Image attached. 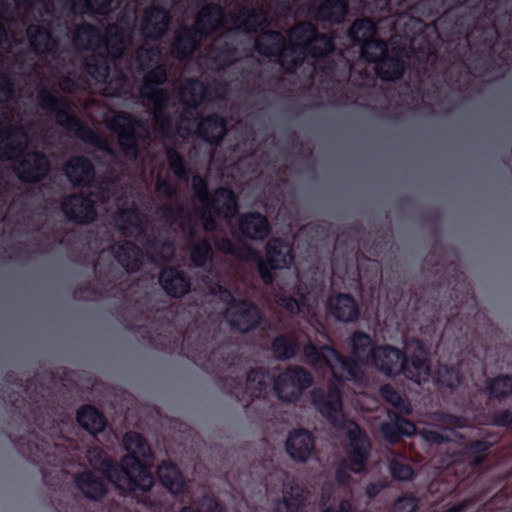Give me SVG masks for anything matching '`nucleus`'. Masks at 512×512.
<instances>
[{
    "label": "nucleus",
    "instance_id": "59",
    "mask_svg": "<svg viewBox=\"0 0 512 512\" xmlns=\"http://www.w3.org/2000/svg\"><path fill=\"white\" fill-rule=\"evenodd\" d=\"M331 494H340L338 488H334L331 484H327L322 488V498L327 500L330 499Z\"/></svg>",
    "mask_w": 512,
    "mask_h": 512
},
{
    "label": "nucleus",
    "instance_id": "41",
    "mask_svg": "<svg viewBox=\"0 0 512 512\" xmlns=\"http://www.w3.org/2000/svg\"><path fill=\"white\" fill-rule=\"evenodd\" d=\"M74 13H105L111 0H69Z\"/></svg>",
    "mask_w": 512,
    "mask_h": 512
},
{
    "label": "nucleus",
    "instance_id": "40",
    "mask_svg": "<svg viewBox=\"0 0 512 512\" xmlns=\"http://www.w3.org/2000/svg\"><path fill=\"white\" fill-rule=\"evenodd\" d=\"M350 37L362 45L372 41L375 34V25L369 19H361L353 23L349 31Z\"/></svg>",
    "mask_w": 512,
    "mask_h": 512
},
{
    "label": "nucleus",
    "instance_id": "26",
    "mask_svg": "<svg viewBox=\"0 0 512 512\" xmlns=\"http://www.w3.org/2000/svg\"><path fill=\"white\" fill-rule=\"evenodd\" d=\"M122 200H119L121 202ZM120 203L117 204L118 211L114 217V221L119 230L123 234L129 236L138 235L141 229V217L135 208L121 209Z\"/></svg>",
    "mask_w": 512,
    "mask_h": 512
},
{
    "label": "nucleus",
    "instance_id": "32",
    "mask_svg": "<svg viewBox=\"0 0 512 512\" xmlns=\"http://www.w3.org/2000/svg\"><path fill=\"white\" fill-rule=\"evenodd\" d=\"M87 458L92 467L101 470V472L115 485L117 478H123L120 468H116L111 460H103L102 452L97 449H91L87 452Z\"/></svg>",
    "mask_w": 512,
    "mask_h": 512
},
{
    "label": "nucleus",
    "instance_id": "60",
    "mask_svg": "<svg viewBox=\"0 0 512 512\" xmlns=\"http://www.w3.org/2000/svg\"><path fill=\"white\" fill-rule=\"evenodd\" d=\"M383 487L384 486L381 484H370L366 489V493H367L368 497H374L380 492V490Z\"/></svg>",
    "mask_w": 512,
    "mask_h": 512
},
{
    "label": "nucleus",
    "instance_id": "25",
    "mask_svg": "<svg viewBox=\"0 0 512 512\" xmlns=\"http://www.w3.org/2000/svg\"><path fill=\"white\" fill-rule=\"evenodd\" d=\"M112 252L126 271L133 272L139 268L142 254L131 242L118 243L113 246Z\"/></svg>",
    "mask_w": 512,
    "mask_h": 512
},
{
    "label": "nucleus",
    "instance_id": "38",
    "mask_svg": "<svg viewBox=\"0 0 512 512\" xmlns=\"http://www.w3.org/2000/svg\"><path fill=\"white\" fill-rule=\"evenodd\" d=\"M27 35L31 46L37 52L50 51L54 46L49 33L39 26H29Z\"/></svg>",
    "mask_w": 512,
    "mask_h": 512
},
{
    "label": "nucleus",
    "instance_id": "42",
    "mask_svg": "<svg viewBox=\"0 0 512 512\" xmlns=\"http://www.w3.org/2000/svg\"><path fill=\"white\" fill-rule=\"evenodd\" d=\"M298 344L293 338L278 337L272 343L274 356L278 359H290L294 357Z\"/></svg>",
    "mask_w": 512,
    "mask_h": 512
},
{
    "label": "nucleus",
    "instance_id": "56",
    "mask_svg": "<svg viewBox=\"0 0 512 512\" xmlns=\"http://www.w3.org/2000/svg\"><path fill=\"white\" fill-rule=\"evenodd\" d=\"M421 435L425 441L431 443H441L447 438V436H443L442 434L432 430H424Z\"/></svg>",
    "mask_w": 512,
    "mask_h": 512
},
{
    "label": "nucleus",
    "instance_id": "15",
    "mask_svg": "<svg viewBox=\"0 0 512 512\" xmlns=\"http://www.w3.org/2000/svg\"><path fill=\"white\" fill-rule=\"evenodd\" d=\"M307 495V491L301 486L290 481L283 483L282 495L275 504V511L302 512Z\"/></svg>",
    "mask_w": 512,
    "mask_h": 512
},
{
    "label": "nucleus",
    "instance_id": "61",
    "mask_svg": "<svg viewBox=\"0 0 512 512\" xmlns=\"http://www.w3.org/2000/svg\"><path fill=\"white\" fill-rule=\"evenodd\" d=\"M202 222L205 230H213L215 227L214 220L210 214L208 216L203 215Z\"/></svg>",
    "mask_w": 512,
    "mask_h": 512
},
{
    "label": "nucleus",
    "instance_id": "14",
    "mask_svg": "<svg viewBox=\"0 0 512 512\" xmlns=\"http://www.w3.org/2000/svg\"><path fill=\"white\" fill-rule=\"evenodd\" d=\"M370 365L387 376H396L403 370V352L390 345L378 346Z\"/></svg>",
    "mask_w": 512,
    "mask_h": 512
},
{
    "label": "nucleus",
    "instance_id": "34",
    "mask_svg": "<svg viewBox=\"0 0 512 512\" xmlns=\"http://www.w3.org/2000/svg\"><path fill=\"white\" fill-rule=\"evenodd\" d=\"M200 136L207 142H218L226 132L225 123L218 117H209L198 126Z\"/></svg>",
    "mask_w": 512,
    "mask_h": 512
},
{
    "label": "nucleus",
    "instance_id": "18",
    "mask_svg": "<svg viewBox=\"0 0 512 512\" xmlns=\"http://www.w3.org/2000/svg\"><path fill=\"white\" fill-rule=\"evenodd\" d=\"M27 135L21 127H9L0 132V158L14 159L18 150L26 146Z\"/></svg>",
    "mask_w": 512,
    "mask_h": 512
},
{
    "label": "nucleus",
    "instance_id": "45",
    "mask_svg": "<svg viewBox=\"0 0 512 512\" xmlns=\"http://www.w3.org/2000/svg\"><path fill=\"white\" fill-rule=\"evenodd\" d=\"M387 51L384 42L372 40L362 45L361 53L369 62H379Z\"/></svg>",
    "mask_w": 512,
    "mask_h": 512
},
{
    "label": "nucleus",
    "instance_id": "11",
    "mask_svg": "<svg viewBox=\"0 0 512 512\" xmlns=\"http://www.w3.org/2000/svg\"><path fill=\"white\" fill-rule=\"evenodd\" d=\"M192 186L197 197L206 208H213L215 212L223 218H229L235 215L237 202L231 190L220 189L215 192L212 199H209L206 193V184L203 179L198 176L193 177Z\"/></svg>",
    "mask_w": 512,
    "mask_h": 512
},
{
    "label": "nucleus",
    "instance_id": "57",
    "mask_svg": "<svg viewBox=\"0 0 512 512\" xmlns=\"http://www.w3.org/2000/svg\"><path fill=\"white\" fill-rule=\"evenodd\" d=\"M493 423L499 426H506L512 424V412L506 411L504 413L495 415Z\"/></svg>",
    "mask_w": 512,
    "mask_h": 512
},
{
    "label": "nucleus",
    "instance_id": "20",
    "mask_svg": "<svg viewBox=\"0 0 512 512\" xmlns=\"http://www.w3.org/2000/svg\"><path fill=\"white\" fill-rule=\"evenodd\" d=\"M329 311L339 321L353 322L359 316L356 301L347 294H338L329 299Z\"/></svg>",
    "mask_w": 512,
    "mask_h": 512
},
{
    "label": "nucleus",
    "instance_id": "3",
    "mask_svg": "<svg viewBox=\"0 0 512 512\" xmlns=\"http://www.w3.org/2000/svg\"><path fill=\"white\" fill-rule=\"evenodd\" d=\"M377 347L369 335L355 332L349 341L351 360H347L329 346H322L318 349L312 344L304 347V359L315 369L328 367L335 380L361 382L364 373L359 365L369 366Z\"/></svg>",
    "mask_w": 512,
    "mask_h": 512
},
{
    "label": "nucleus",
    "instance_id": "24",
    "mask_svg": "<svg viewBox=\"0 0 512 512\" xmlns=\"http://www.w3.org/2000/svg\"><path fill=\"white\" fill-rule=\"evenodd\" d=\"M240 231L248 238L261 240L268 235L269 225L267 219L258 214L245 215L239 223Z\"/></svg>",
    "mask_w": 512,
    "mask_h": 512
},
{
    "label": "nucleus",
    "instance_id": "5",
    "mask_svg": "<svg viewBox=\"0 0 512 512\" xmlns=\"http://www.w3.org/2000/svg\"><path fill=\"white\" fill-rule=\"evenodd\" d=\"M123 446L129 453L122 458L120 473L123 478H117L115 487L126 493L135 492L137 489L148 491L153 486V477L140 463L142 459L145 465L150 463V449L141 435L135 432L127 433L123 438Z\"/></svg>",
    "mask_w": 512,
    "mask_h": 512
},
{
    "label": "nucleus",
    "instance_id": "51",
    "mask_svg": "<svg viewBox=\"0 0 512 512\" xmlns=\"http://www.w3.org/2000/svg\"><path fill=\"white\" fill-rule=\"evenodd\" d=\"M389 468L392 476L397 480L406 481L413 477V470L408 465L396 460L391 461Z\"/></svg>",
    "mask_w": 512,
    "mask_h": 512
},
{
    "label": "nucleus",
    "instance_id": "50",
    "mask_svg": "<svg viewBox=\"0 0 512 512\" xmlns=\"http://www.w3.org/2000/svg\"><path fill=\"white\" fill-rule=\"evenodd\" d=\"M160 59V54L154 49L141 48L137 52V60L140 63L141 69L144 70L153 64H157Z\"/></svg>",
    "mask_w": 512,
    "mask_h": 512
},
{
    "label": "nucleus",
    "instance_id": "17",
    "mask_svg": "<svg viewBox=\"0 0 512 512\" xmlns=\"http://www.w3.org/2000/svg\"><path fill=\"white\" fill-rule=\"evenodd\" d=\"M313 449V437L305 430H296L287 438L286 450L295 461L305 462L311 456Z\"/></svg>",
    "mask_w": 512,
    "mask_h": 512
},
{
    "label": "nucleus",
    "instance_id": "4",
    "mask_svg": "<svg viewBox=\"0 0 512 512\" xmlns=\"http://www.w3.org/2000/svg\"><path fill=\"white\" fill-rule=\"evenodd\" d=\"M264 22H266V16L263 13H250L241 10L235 17L223 19L221 9L218 6H207L199 12L193 30L177 34L172 53L179 59L189 55L194 51L202 34H208L219 26H223L227 30L256 32Z\"/></svg>",
    "mask_w": 512,
    "mask_h": 512
},
{
    "label": "nucleus",
    "instance_id": "37",
    "mask_svg": "<svg viewBox=\"0 0 512 512\" xmlns=\"http://www.w3.org/2000/svg\"><path fill=\"white\" fill-rule=\"evenodd\" d=\"M276 302L285 308L289 313L295 314L304 312V308L313 309L316 307L318 302L317 294L309 293L308 296H302L301 303H298L295 299L285 296H277Z\"/></svg>",
    "mask_w": 512,
    "mask_h": 512
},
{
    "label": "nucleus",
    "instance_id": "46",
    "mask_svg": "<svg viewBox=\"0 0 512 512\" xmlns=\"http://www.w3.org/2000/svg\"><path fill=\"white\" fill-rule=\"evenodd\" d=\"M437 382L441 386L455 388L459 386L461 378L459 372L454 368L440 367L437 371Z\"/></svg>",
    "mask_w": 512,
    "mask_h": 512
},
{
    "label": "nucleus",
    "instance_id": "49",
    "mask_svg": "<svg viewBox=\"0 0 512 512\" xmlns=\"http://www.w3.org/2000/svg\"><path fill=\"white\" fill-rule=\"evenodd\" d=\"M211 257V248L207 241L194 244L191 249V260L196 266H204Z\"/></svg>",
    "mask_w": 512,
    "mask_h": 512
},
{
    "label": "nucleus",
    "instance_id": "7",
    "mask_svg": "<svg viewBox=\"0 0 512 512\" xmlns=\"http://www.w3.org/2000/svg\"><path fill=\"white\" fill-rule=\"evenodd\" d=\"M210 293L219 294V298L227 304L225 318L229 325L241 332L253 329L260 321V314L256 306L246 301L236 302L231 294L220 285L209 286Z\"/></svg>",
    "mask_w": 512,
    "mask_h": 512
},
{
    "label": "nucleus",
    "instance_id": "54",
    "mask_svg": "<svg viewBox=\"0 0 512 512\" xmlns=\"http://www.w3.org/2000/svg\"><path fill=\"white\" fill-rule=\"evenodd\" d=\"M417 501L413 497L400 498L394 505V512H414Z\"/></svg>",
    "mask_w": 512,
    "mask_h": 512
},
{
    "label": "nucleus",
    "instance_id": "47",
    "mask_svg": "<svg viewBox=\"0 0 512 512\" xmlns=\"http://www.w3.org/2000/svg\"><path fill=\"white\" fill-rule=\"evenodd\" d=\"M180 512H224V510L216 499L204 497L196 505L183 507Z\"/></svg>",
    "mask_w": 512,
    "mask_h": 512
},
{
    "label": "nucleus",
    "instance_id": "52",
    "mask_svg": "<svg viewBox=\"0 0 512 512\" xmlns=\"http://www.w3.org/2000/svg\"><path fill=\"white\" fill-rule=\"evenodd\" d=\"M167 158L171 169L179 178L185 177V168L182 158L173 150L167 151Z\"/></svg>",
    "mask_w": 512,
    "mask_h": 512
},
{
    "label": "nucleus",
    "instance_id": "6",
    "mask_svg": "<svg viewBox=\"0 0 512 512\" xmlns=\"http://www.w3.org/2000/svg\"><path fill=\"white\" fill-rule=\"evenodd\" d=\"M217 248L240 259H252L258 261V269L264 282L270 283L272 277L268 267L274 270L288 268L293 263L292 248L278 239H272L266 247V262L259 259L258 253L248 247L235 248L228 239H221L216 242Z\"/></svg>",
    "mask_w": 512,
    "mask_h": 512
},
{
    "label": "nucleus",
    "instance_id": "62",
    "mask_svg": "<svg viewBox=\"0 0 512 512\" xmlns=\"http://www.w3.org/2000/svg\"><path fill=\"white\" fill-rule=\"evenodd\" d=\"M60 87L61 89L63 90H67V91H72L73 88H74V83L71 82L69 79H63L61 82H60Z\"/></svg>",
    "mask_w": 512,
    "mask_h": 512
},
{
    "label": "nucleus",
    "instance_id": "8",
    "mask_svg": "<svg viewBox=\"0 0 512 512\" xmlns=\"http://www.w3.org/2000/svg\"><path fill=\"white\" fill-rule=\"evenodd\" d=\"M312 384L310 373L301 367L287 369L279 374L274 383L278 397L287 402L297 400L305 389Z\"/></svg>",
    "mask_w": 512,
    "mask_h": 512
},
{
    "label": "nucleus",
    "instance_id": "44",
    "mask_svg": "<svg viewBox=\"0 0 512 512\" xmlns=\"http://www.w3.org/2000/svg\"><path fill=\"white\" fill-rule=\"evenodd\" d=\"M267 387V375L262 370L251 371L247 376L246 392L251 397H259Z\"/></svg>",
    "mask_w": 512,
    "mask_h": 512
},
{
    "label": "nucleus",
    "instance_id": "39",
    "mask_svg": "<svg viewBox=\"0 0 512 512\" xmlns=\"http://www.w3.org/2000/svg\"><path fill=\"white\" fill-rule=\"evenodd\" d=\"M404 71V64L399 59H385L379 61L376 67L377 75L384 81L398 79Z\"/></svg>",
    "mask_w": 512,
    "mask_h": 512
},
{
    "label": "nucleus",
    "instance_id": "23",
    "mask_svg": "<svg viewBox=\"0 0 512 512\" xmlns=\"http://www.w3.org/2000/svg\"><path fill=\"white\" fill-rule=\"evenodd\" d=\"M389 422L381 426L384 438L389 442L397 441L401 436H410L415 433L416 428L411 422L400 418L394 413H389Z\"/></svg>",
    "mask_w": 512,
    "mask_h": 512
},
{
    "label": "nucleus",
    "instance_id": "31",
    "mask_svg": "<svg viewBox=\"0 0 512 512\" xmlns=\"http://www.w3.org/2000/svg\"><path fill=\"white\" fill-rule=\"evenodd\" d=\"M127 37L128 33L116 25L107 28L105 47L112 58H118L122 55Z\"/></svg>",
    "mask_w": 512,
    "mask_h": 512
},
{
    "label": "nucleus",
    "instance_id": "43",
    "mask_svg": "<svg viewBox=\"0 0 512 512\" xmlns=\"http://www.w3.org/2000/svg\"><path fill=\"white\" fill-rule=\"evenodd\" d=\"M487 390L489 396L502 399L512 393V376L497 377L488 382Z\"/></svg>",
    "mask_w": 512,
    "mask_h": 512
},
{
    "label": "nucleus",
    "instance_id": "16",
    "mask_svg": "<svg viewBox=\"0 0 512 512\" xmlns=\"http://www.w3.org/2000/svg\"><path fill=\"white\" fill-rule=\"evenodd\" d=\"M47 159L39 154H26L21 161L15 164L14 169L23 181L33 182L41 179L48 171Z\"/></svg>",
    "mask_w": 512,
    "mask_h": 512
},
{
    "label": "nucleus",
    "instance_id": "53",
    "mask_svg": "<svg viewBox=\"0 0 512 512\" xmlns=\"http://www.w3.org/2000/svg\"><path fill=\"white\" fill-rule=\"evenodd\" d=\"M381 396L391 403L394 407L400 408L402 404L401 397L389 385H384L380 389Z\"/></svg>",
    "mask_w": 512,
    "mask_h": 512
},
{
    "label": "nucleus",
    "instance_id": "28",
    "mask_svg": "<svg viewBox=\"0 0 512 512\" xmlns=\"http://www.w3.org/2000/svg\"><path fill=\"white\" fill-rule=\"evenodd\" d=\"M65 174L72 183L86 185L93 178V167L84 158H74L67 163Z\"/></svg>",
    "mask_w": 512,
    "mask_h": 512
},
{
    "label": "nucleus",
    "instance_id": "2",
    "mask_svg": "<svg viewBox=\"0 0 512 512\" xmlns=\"http://www.w3.org/2000/svg\"><path fill=\"white\" fill-rule=\"evenodd\" d=\"M313 403L319 412L334 426L347 428L349 438V456L343 460L336 470V479L339 485H347L350 482L349 472L360 473L368 461L370 442L363 436L359 427L354 422L344 419L342 413V401L338 389H332L325 394L321 390L312 392Z\"/></svg>",
    "mask_w": 512,
    "mask_h": 512
},
{
    "label": "nucleus",
    "instance_id": "36",
    "mask_svg": "<svg viewBox=\"0 0 512 512\" xmlns=\"http://www.w3.org/2000/svg\"><path fill=\"white\" fill-rule=\"evenodd\" d=\"M76 44L85 49L98 48L102 42L99 31L89 24L78 27L75 34Z\"/></svg>",
    "mask_w": 512,
    "mask_h": 512
},
{
    "label": "nucleus",
    "instance_id": "10",
    "mask_svg": "<svg viewBox=\"0 0 512 512\" xmlns=\"http://www.w3.org/2000/svg\"><path fill=\"white\" fill-rule=\"evenodd\" d=\"M104 121L107 127L117 134L119 144L126 151V155L135 158L138 145L136 134L140 135L139 131L144 130L143 125L114 112L107 113Z\"/></svg>",
    "mask_w": 512,
    "mask_h": 512
},
{
    "label": "nucleus",
    "instance_id": "35",
    "mask_svg": "<svg viewBox=\"0 0 512 512\" xmlns=\"http://www.w3.org/2000/svg\"><path fill=\"white\" fill-rule=\"evenodd\" d=\"M347 13V6L343 0H328L318 10V16L324 21L340 22Z\"/></svg>",
    "mask_w": 512,
    "mask_h": 512
},
{
    "label": "nucleus",
    "instance_id": "21",
    "mask_svg": "<svg viewBox=\"0 0 512 512\" xmlns=\"http://www.w3.org/2000/svg\"><path fill=\"white\" fill-rule=\"evenodd\" d=\"M167 27L168 16L165 11L152 8L145 13L142 24V32L145 37L157 39L166 32Z\"/></svg>",
    "mask_w": 512,
    "mask_h": 512
},
{
    "label": "nucleus",
    "instance_id": "29",
    "mask_svg": "<svg viewBox=\"0 0 512 512\" xmlns=\"http://www.w3.org/2000/svg\"><path fill=\"white\" fill-rule=\"evenodd\" d=\"M76 485L87 498L92 500H97L106 493L104 483L90 472L81 474L76 479Z\"/></svg>",
    "mask_w": 512,
    "mask_h": 512
},
{
    "label": "nucleus",
    "instance_id": "55",
    "mask_svg": "<svg viewBox=\"0 0 512 512\" xmlns=\"http://www.w3.org/2000/svg\"><path fill=\"white\" fill-rule=\"evenodd\" d=\"M173 254H174V249H173L172 245L166 243V244L161 245L159 254L158 255L151 254V258L155 262L167 261L173 256Z\"/></svg>",
    "mask_w": 512,
    "mask_h": 512
},
{
    "label": "nucleus",
    "instance_id": "1",
    "mask_svg": "<svg viewBox=\"0 0 512 512\" xmlns=\"http://www.w3.org/2000/svg\"><path fill=\"white\" fill-rule=\"evenodd\" d=\"M284 38L276 32L260 35L255 43L257 51L264 56H278L281 66L292 70L301 64L309 51L312 57H321L331 52L334 44L331 38L317 36L310 23L295 26L289 34V45L284 47Z\"/></svg>",
    "mask_w": 512,
    "mask_h": 512
},
{
    "label": "nucleus",
    "instance_id": "58",
    "mask_svg": "<svg viewBox=\"0 0 512 512\" xmlns=\"http://www.w3.org/2000/svg\"><path fill=\"white\" fill-rule=\"evenodd\" d=\"M352 504L348 500H341L337 507L328 508L323 512H351Z\"/></svg>",
    "mask_w": 512,
    "mask_h": 512
},
{
    "label": "nucleus",
    "instance_id": "22",
    "mask_svg": "<svg viewBox=\"0 0 512 512\" xmlns=\"http://www.w3.org/2000/svg\"><path fill=\"white\" fill-rule=\"evenodd\" d=\"M159 282L167 294L180 297L190 289L189 281L177 270L164 269L159 277Z\"/></svg>",
    "mask_w": 512,
    "mask_h": 512
},
{
    "label": "nucleus",
    "instance_id": "48",
    "mask_svg": "<svg viewBox=\"0 0 512 512\" xmlns=\"http://www.w3.org/2000/svg\"><path fill=\"white\" fill-rule=\"evenodd\" d=\"M95 63L91 61L86 64L87 72L97 81H105L108 77V65L103 56L94 59Z\"/></svg>",
    "mask_w": 512,
    "mask_h": 512
},
{
    "label": "nucleus",
    "instance_id": "12",
    "mask_svg": "<svg viewBox=\"0 0 512 512\" xmlns=\"http://www.w3.org/2000/svg\"><path fill=\"white\" fill-rule=\"evenodd\" d=\"M406 378L420 384L426 382L430 376L428 354L418 341L409 343L406 354L403 353V370Z\"/></svg>",
    "mask_w": 512,
    "mask_h": 512
},
{
    "label": "nucleus",
    "instance_id": "30",
    "mask_svg": "<svg viewBox=\"0 0 512 512\" xmlns=\"http://www.w3.org/2000/svg\"><path fill=\"white\" fill-rule=\"evenodd\" d=\"M77 420L91 434L101 432L105 427L103 415L91 406L81 408L77 413Z\"/></svg>",
    "mask_w": 512,
    "mask_h": 512
},
{
    "label": "nucleus",
    "instance_id": "27",
    "mask_svg": "<svg viewBox=\"0 0 512 512\" xmlns=\"http://www.w3.org/2000/svg\"><path fill=\"white\" fill-rule=\"evenodd\" d=\"M158 477L161 483L172 493L180 494L186 489L185 480L178 470V468L171 464L164 462L158 468Z\"/></svg>",
    "mask_w": 512,
    "mask_h": 512
},
{
    "label": "nucleus",
    "instance_id": "64",
    "mask_svg": "<svg viewBox=\"0 0 512 512\" xmlns=\"http://www.w3.org/2000/svg\"><path fill=\"white\" fill-rule=\"evenodd\" d=\"M442 421L452 426H460V424L458 423V419L451 416L445 417Z\"/></svg>",
    "mask_w": 512,
    "mask_h": 512
},
{
    "label": "nucleus",
    "instance_id": "63",
    "mask_svg": "<svg viewBox=\"0 0 512 512\" xmlns=\"http://www.w3.org/2000/svg\"><path fill=\"white\" fill-rule=\"evenodd\" d=\"M157 191L159 193L163 192L165 194H169L170 193V187L165 183H159L158 186H157Z\"/></svg>",
    "mask_w": 512,
    "mask_h": 512
},
{
    "label": "nucleus",
    "instance_id": "19",
    "mask_svg": "<svg viewBox=\"0 0 512 512\" xmlns=\"http://www.w3.org/2000/svg\"><path fill=\"white\" fill-rule=\"evenodd\" d=\"M62 209L69 219L82 224L93 221L96 216L95 209L91 202L77 196L66 199Z\"/></svg>",
    "mask_w": 512,
    "mask_h": 512
},
{
    "label": "nucleus",
    "instance_id": "13",
    "mask_svg": "<svg viewBox=\"0 0 512 512\" xmlns=\"http://www.w3.org/2000/svg\"><path fill=\"white\" fill-rule=\"evenodd\" d=\"M40 97L45 108L57 112L56 121L58 124L64 126L68 130L74 131L76 135L85 142H93L95 140V135L91 130L83 127L77 119L70 116L68 112L60 109L63 104L59 99L47 92H41Z\"/></svg>",
    "mask_w": 512,
    "mask_h": 512
},
{
    "label": "nucleus",
    "instance_id": "33",
    "mask_svg": "<svg viewBox=\"0 0 512 512\" xmlns=\"http://www.w3.org/2000/svg\"><path fill=\"white\" fill-rule=\"evenodd\" d=\"M205 88L198 81H187L180 90V100L187 107L186 113L190 109L197 107L203 100Z\"/></svg>",
    "mask_w": 512,
    "mask_h": 512
},
{
    "label": "nucleus",
    "instance_id": "9",
    "mask_svg": "<svg viewBox=\"0 0 512 512\" xmlns=\"http://www.w3.org/2000/svg\"><path fill=\"white\" fill-rule=\"evenodd\" d=\"M166 80V71L163 67L157 66L145 75V81L141 88V95L154 106L155 122L159 125L164 134L168 133L166 124L161 119L160 110L168 101V95L158 85Z\"/></svg>",
    "mask_w": 512,
    "mask_h": 512
}]
</instances>
